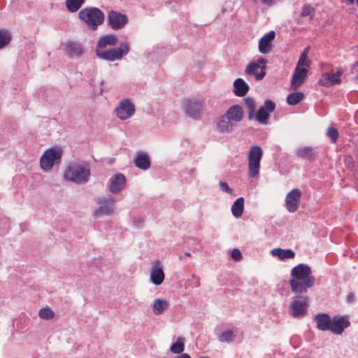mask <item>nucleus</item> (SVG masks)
Segmentation results:
<instances>
[{"label":"nucleus","mask_w":358,"mask_h":358,"mask_svg":"<svg viewBox=\"0 0 358 358\" xmlns=\"http://www.w3.org/2000/svg\"><path fill=\"white\" fill-rule=\"evenodd\" d=\"M117 42V38L115 34H108L99 38L96 48V55L98 58L108 62L121 60L127 55L130 50L127 42L122 43L118 48H108L113 46Z\"/></svg>","instance_id":"obj_1"},{"label":"nucleus","mask_w":358,"mask_h":358,"mask_svg":"<svg viewBox=\"0 0 358 358\" xmlns=\"http://www.w3.org/2000/svg\"><path fill=\"white\" fill-rule=\"evenodd\" d=\"M315 283V277L312 275L310 267L304 264H299L291 271L289 285L294 293L306 292Z\"/></svg>","instance_id":"obj_2"},{"label":"nucleus","mask_w":358,"mask_h":358,"mask_svg":"<svg viewBox=\"0 0 358 358\" xmlns=\"http://www.w3.org/2000/svg\"><path fill=\"white\" fill-rule=\"evenodd\" d=\"M90 174V170L87 166L79 163H71L65 169L64 178L80 185L87 182Z\"/></svg>","instance_id":"obj_3"},{"label":"nucleus","mask_w":358,"mask_h":358,"mask_svg":"<svg viewBox=\"0 0 358 358\" xmlns=\"http://www.w3.org/2000/svg\"><path fill=\"white\" fill-rule=\"evenodd\" d=\"M308 50L309 48L304 49L300 55L294 69L291 80V86L294 90L299 87L308 76V72L310 65V61L308 59Z\"/></svg>","instance_id":"obj_4"},{"label":"nucleus","mask_w":358,"mask_h":358,"mask_svg":"<svg viewBox=\"0 0 358 358\" xmlns=\"http://www.w3.org/2000/svg\"><path fill=\"white\" fill-rule=\"evenodd\" d=\"M262 156L263 150L259 145H252L250 148L248 155V174L250 178H257L259 177Z\"/></svg>","instance_id":"obj_5"},{"label":"nucleus","mask_w":358,"mask_h":358,"mask_svg":"<svg viewBox=\"0 0 358 358\" xmlns=\"http://www.w3.org/2000/svg\"><path fill=\"white\" fill-rule=\"evenodd\" d=\"M62 155V150L59 147H52L45 150L40 159V165L44 171L52 169L55 164H59Z\"/></svg>","instance_id":"obj_6"},{"label":"nucleus","mask_w":358,"mask_h":358,"mask_svg":"<svg viewBox=\"0 0 358 358\" xmlns=\"http://www.w3.org/2000/svg\"><path fill=\"white\" fill-rule=\"evenodd\" d=\"M79 18L88 26L95 28L104 20L103 13L96 8H85L78 13Z\"/></svg>","instance_id":"obj_7"},{"label":"nucleus","mask_w":358,"mask_h":358,"mask_svg":"<svg viewBox=\"0 0 358 358\" xmlns=\"http://www.w3.org/2000/svg\"><path fill=\"white\" fill-rule=\"evenodd\" d=\"M308 307V298L305 296H297L290 303L289 312L292 317L301 318L306 315Z\"/></svg>","instance_id":"obj_8"},{"label":"nucleus","mask_w":358,"mask_h":358,"mask_svg":"<svg viewBox=\"0 0 358 358\" xmlns=\"http://www.w3.org/2000/svg\"><path fill=\"white\" fill-rule=\"evenodd\" d=\"M267 60L263 57L257 61L250 62L246 66L245 73L248 76H252L255 80H261L266 76V67Z\"/></svg>","instance_id":"obj_9"},{"label":"nucleus","mask_w":358,"mask_h":358,"mask_svg":"<svg viewBox=\"0 0 358 358\" xmlns=\"http://www.w3.org/2000/svg\"><path fill=\"white\" fill-rule=\"evenodd\" d=\"M182 107L189 117L197 118L202 112L203 105L198 99H186L183 101Z\"/></svg>","instance_id":"obj_10"},{"label":"nucleus","mask_w":358,"mask_h":358,"mask_svg":"<svg viewBox=\"0 0 358 358\" xmlns=\"http://www.w3.org/2000/svg\"><path fill=\"white\" fill-rule=\"evenodd\" d=\"M115 111L119 119L124 120L134 114L135 106L129 99H124L120 102Z\"/></svg>","instance_id":"obj_11"},{"label":"nucleus","mask_w":358,"mask_h":358,"mask_svg":"<svg viewBox=\"0 0 358 358\" xmlns=\"http://www.w3.org/2000/svg\"><path fill=\"white\" fill-rule=\"evenodd\" d=\"M275 104L271 100L265 101L257 112H255V117L261 124H266L270 114L275 110Z\"/></svg>","instance_id":"obj_12"},{"label":"nucleus","mask_w":358,"mask_h":358,"mask_svg":"<svg viewBox=\"0 0 358 358\" xmlns=\"http://www.w3.org/2000/svg\"><path fill=\"white\" fill-rule=\"evenodd\" d=\"M342 70H332L329 73H324L322 75L318 83L324 87H330L341 83Z\"/></svg>","instance_id":"obj_13"},{"label":"nucleus","mask_w":358,"mask_h":358,"mask_svg":"<svg viewBox=\"0 0 358 358\" xmlns=\"http://www.w3.org/2000/svg\"><path fill=\"white\" fill-rule=\"evenodd\" d=\"M301 192L299 189H293L285 198V206L290 213H294L299 208Z\"/></svg>","instance_id":"obj_14"},{"label":"nucleus","mask_w":358,"mask_h":358,"mask_svg":"<svg viewBox=\"0 0 358 358\" xmlns=\"http://www.w3.org/2000/svg\"><path fill=\"white\" fill-rule=\"evenodd\" d=\"M165 275L159 260H156L150 271V280L155 285H160L164 280Z\"/></svg>","instance_id":"obj_15"},{"label":"nucleus","mask_w":358,"mask_h":358,"mask_svg":"<svg viewBox=\"0 0 358 358\" xmlns=\"http://www.w3.org/2000/svg\"><path fill=\"white\" fill-rule=\"evenodd\" d=\"M99 208L94 212V215L98 217L101 215H109L113 212L114 201L110 198H101L98 201Z\"/></svg>","instance_id":"obj_16"},{"label":"nucleus","mask_w":358,"mask_h":358,"mask_svg":"<svg viewBox=\"0 0 358 358\" xmlns=\"http://www.w3.org/2000/svg\"><path fill=\"white\" fill-rule=\"evenodd\" d=\"M350 322L347 317H334L331 319V324L329 331L333 334L340 335L350 326Z\"/></svg>","instance_id":"obj_17"},{"label":"nucleus","mask_w":358,"mask_h":358,"mask_svg":"<svg viewBox=\"0 0 358 358\" xmlns=\"http://www.w3.org/2000/svg\"><path fill=\"white\" fill-rule=\"evenodd\" d=\"M108 22L114 29H118L124 26L127 22V17L115 11H110L108 16Z\"/></svg>","instance_id":"obj_18"},{"label":"nucleus","mask_w":358,"mask_h":358,"mask_svg":"<svg viewBox=\"0 0 358 358\" xmlns=\"http://www.w3.org/2000/svg\"><path fill=\"white\" fill-rule=\"evenodd\" d=\"M126 184V178L122 173L114 175L110 179L109 190L113 194L120 192Z\"/></svg>","instance_id":"obj_19"},{"label":"nucleus","mask_w":358,"mask_h":358,"mask_svg":"<svg viewBox=\"0 0 358 358\" xmlns=\"http://www.w3.org/2000/svg\"><path fill=\"white\" fill-rule=\"evenodd\" d=\"M275 32L273 31H271L260 38L259 41V50L261 53L266 54L271 50V43L275 38Z\"/></svg>","instance_id":"obj_20"},{"label":"nucleus","mask_w":358,"mask_h":358,"mask_svg":"<svg viewBox=\"0 0 358 358\" xmlns=\"http://www.w3.org/2000/svg\"><path fill=\"white\" fill-rule=\"evenodd\" d=\"M316 322V327L320 331H329L331 328V318L327 313H318L314 317Z\"/></svg>","instance_id":"obj_21"},{"label":"nucleus","mask_w":358,"mask_h":358,"mask_svg":"<svg viewBox=\"0 0 358 358\" xmlns=\"http://www.w3.org/2000/svg\"><path fill=\"white\" fill-rule=\"evenodd\" d=\"M244 115L243 108L238 105L231 106L226 112L225 115L233 122L236 123L242 120Z\"/></svg>","instance_id":"obj_22"},{"label":"nucleus","mask_w":358,"mask_h":358,"mask_svg":"<svg viewBox=\"0 0 358 358\" xmlns=\"http://www.w3.org/2000/svg\"><path fill=\"white\" fill-rule=\"evenodd\" d=\"M65 51L70 57H77L83 52L82 45L75 41H68L65 45Z\"/></svg>","instance_id":"obj_23"},{"label":"nucleus","mask_w":358,"mask_h":358,"mask_svg":"<svg viewBox=\"0 0 358 358\" xmlns=\"http://www.w3.org/2000/svg\"><path fill=\"white\" fill-rule=\"evenodd\" d=\"M217 129L220 133H230L233 131L234 123L224 115L217 120Z\"/></svg>","instance_id":"obj_24"},{"label":"nucleus","mask_w":358,"mask_h":358,"mask_svg":"<svg viewBox=\"0 0 358 358\" xmlns=\"http://www.w3.org/2000/svg\"><path fill=\"white\" fill-rule=\"evenodd\" d=\"M250 87L242 78H237L234 82V92L237 96H244L249 91Z\"/></svg>","instance_id":"obj_25"},{"label":"nucleus","mask_w":358,"mask_h":358,"mask_svg":"<svg viewBox=\"0 0 358 358\" xmlns=\"http://www.w3.org/2000/svg\"><path fill=\"white\" fill-rule=\"evenodd\" d=\"M136 167L140 169L147 170L150 167V160L148 154L141 152H138L134 160Z\"/></svg>","instance_id":"obj_26"},{"label":"nucleus","mask_w":358,"mask_h":358,"mask_svg":"<svg viewBox=\"0 0 358 358\" xmlns=\"http://www.w3.org/2000/svg\"><path fill=\"white\" fill-rule=\"evenodd\" d=\"M271 254L280 260L284 261L287 259H293L295 257V252L291 249L274 248L271 251Z\"/></svg>","instance_id":"obj_27"},{"label":"nucleus","mask_w":358,"mask_h":358,"mask_svg":"<svg viewBox=\"0 0 358 358\" xmlns=\"http://www.w3.org/2000/svg\"><path fill=\"white\" fill-rule=\"evenodd\" d=\"M169 303L166 299H157L153 302L152 309L155 315H161L169 308Z\"/></svg>","instance_id":"obj_28"},{"label":"nucleus","mask_w":358,"mask_h":358,"mask_svg":"<svg viewBox=\"0 0 358 358\" xmlns=\"http://www.w3.org/2000/svg\"><path fill=\"white\" fill-rule=\"evenodd\" d=\"M244 210L243 197L238 198L231 206V213L235 217H240L243 215Z\"/></svg>","instance_id":"obj_29"},{"label":"nucleus","mask_w":358,"mask_h":358,"mask_svg":"<svg viewBox=\"0 0 358 358\" xmlns=\"http://www.w3.org/2000/svg\"><path fill=\"white\" fill-rule=\"evenodd\" d=\"M244 103L245 106L248 108V118L252 120L255 117V112H256V103L252 97L248 96L244 99Z\"/></svg>","instance_id":"obj_30"},{"label":"nucleus","mask_w":358,"mask_h":358,"mask_svg":"<svg viewBox=\"0 0 358 358\" xmlns=\"http://www.w3.org/2000/svg\"><path fill=\"white\" fill-rule=\"evenodd\" d=\"M85 0H66L65 4L70 13L78 11L84 4Z\"/></svg>","instance_id":"obj_31"},{"label":"nucleus","mask_w":358,"mask_h":358,"mask_svg":"<svg viewBox=\"0 0 358 358\" xmlns=\"http://www.w3.org/2000/svg\"><path fill=\"white\" fill-rule=\"evenodd\" d=\"M303 96V94L300 92L292 93L287 96V102L289 105L294 106L299 103Z\"/></svg>","instance_id":"obj_32"},{"label":"nucleus","mask_w":358,"mask_h":358,"mask_svg":"<svg viewBox=\"0 0 358 358\" xmlns=\"http://www.w3.org/2000/svg\"><path fill=\"white\" fill-rule=\"evenodd\" d=\"M185 349L184 339L179 337L176 343L171 345L170 350L174 354L181 353Z\"/></svg>","instance_id":"obj_33"},{"label":"nucleus","mask_w":358,"mask_h":358,"mask_svg":"<svg viewBox=\"0 0 358 358\" xmlns=\"http://www.w3.org/2000/svg\"><path fill=\"white\" fill-rule=\"evenodd\" d=\"M38 316L41 319L48 320L53 319L55 316V314L50 308L47 306L39 310Z\"/></svg>","instance_id":"obj_34"},{"label":"nucleus","mask_w":358,"mask_h":358,"mask_svg":"<svg viewBox=\"0 0 358 358\" xmlns=\"http://www.w3.org/2000/svg\"><path fill=\"white\" fill-rule=\"evenodd\" d=\"M11 39L10 32L6 29H0V49L7 45Z\"/></svg>","instance_id":"obj_35"},{"label":"nucleus","mask_w":358,"mask_h":358,"mask_svg":"<svg viewBox=\"0 0 358 358\" xmlns=\"http://www.w3.org/2000/svg\"><path fill=\"white\" fill-rule=\"evenodd\" d=\"M234 334L233 331L227 330L218 336V340L222 343H230L234 340Z\"/></svg>","instance_id":"obj_36"},{"label":"nucleus","mask_w":358,"mask_h":358,"mask_svg":"<svg viewBox=\"0 0 358 358\" xmlns=\"http://www.w3.org/2000/svg\"><path fill=\"white\" fill-rule=\"evenodd\" d=\"M315 14V8L309 5H306L303 7L301 16L303 17H308L311 20Z\"/></svg>","instance_id":"obj_37"},{"label":"nucleus","mask_w":358,"mask_h":358,"mask_svg":"<svg viewBox=\"0 0 358 358\" xmlns=\"http://www.w3.org/2000/svg\"><path fill=\"white\" fill-rule=\"evenodd\" d=\"M299 157L302 158H311L313 157L312 148L304 147L297 151Z\"/></svg>","instance_id":"obj_38"},{"label":"nucleus","mask_w":358,"mask_h":358,"mask_svg":"<svg viewBox=\"0 0 358 358\" xmlns=\"http://www.w3.org/2000/svg\"><path fill=\"white\" fill-rule=\"evenodd\" d=\"M327 136L330 138L331 143H336L338 137V130L332 127L329 128Z\"/></svg>","instance_id":"obj_39"},{"label":"nucleus","mask_w":358,"mask_h":358,"mask_svg":"<svg viewBox=\"0 0 358 358\" xmlns=\"http://www.w3.org/2000/svg\"><path fill=\"white\" fill-rule=\"evenodd\" d=\"M231 258L236 261H239L242 258V254L238 249H234L231 252Z\"/></svg>","instance_id":"obj_40"},{"label":"nucleus","mask_w":358,"mask_h":358,"mask_svg":"<svg viewBox=\"0 0 358 358\" xmlns=\"http://www.w3.org/2000/svg\"><path fill=\"white\" fill-rule=\"evenodd\" d=\"M220 187L221 188V189L224 192H227V193H229V194H232L233 193V190L232 189H231L228 184L225 182H222L221 181L220 182Z\"/></svg>","instance_id":"obj_41"},{"label":"nucleus","mask_w":358,"mask_h":358,"mask_svg":"<svg viewBox=\"0 0 358 358\" xmlns=\"http://www.w3.org/2000/svg\"><path fill=\"white\" fill-rule=\"evenodd\" d=\"M264 4H266L268 6H272L273 4V0H262Z\"/></svg>","instance_id":"obj_42"},{"label":"nucleus","mask_w":358,"mask_h":358,"mask_svg":"<svg viewBox=\"0 0 358 358\" xmlns=\"http://www.w3.org/2000/svg\"><path fill=\"white\" fill-rule=\"evenodd\" d=\"M348 3L352 4L354 3V0H345Z\"/></svg>","instance_id":"obj_43"},{"label":"nucleus","mask_w":358,"mask_h":358,"mask_svg":"<svg viewBox=\"0 0 358 358\" xmlns=\"http://www.w3.org/2000/svg\"><path fill=\"white\" fill-rule=\"evenodd\" d=\"M185 256H186V257H190V256H191V255H190V253H189V252H185Z\"/></svg>","instance_id":"obj_44"},{"label":"nucleus","mask_w":358,"mask_h":358,"mask_svg":"<svg viewBox=\"0 0 358 358\" xmlns=\"http://www.w3.org/2000/svg\"><path fill=\"white\" fill-rule=\"evenodd\" d=\"M196 279H197V285H196V286L199 287V278H196Z\"/></svg>","instance_id":"obj_45"}]
</instances>
